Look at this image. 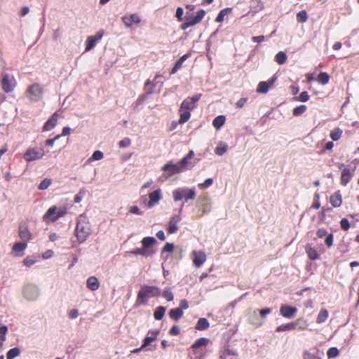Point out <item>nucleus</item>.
Returning a JSON list of instances; mask_svg holds the SVG:
<instances>
[{
    "mask_svg": "<svg viewBox=\"0 0 359 359\" xmlns=\"http://www.w3.org/2000/svg\"><path fill=\"white\" fill-rule=\"evenodd\" d=\"M161 294V290L156 286H142L137 293L135 306L139 307L142 305H146L149 297H159Z\"/></svg>",
    "mask_w": 359,
    "mask_h": 359,
    "instance_id": "obj_1",
    "label": "nucleus"
},
{
    "mask_svg": "<svg viewBox=\"0 0 359 359\" xmlns=\"http://www.w3.org/2000/svg\"><path fill=\"white\" fill-rule=\"evenodd\" d=\"M201 95H196L191 97H187L181 104L180 109V118L179 123L184 124L189 121L191 116L190 111L193 110L199 100Z\"/></svg>",
    "mask_w": 359,
    "mask_h": 359,
    "instance_id": "obj_2",
    "label": "nucleus"
},
{
    "mask_svg": "<svg viewBox=\"0 0 359 359\" xmlns=\"http://www.w3.org/2000/svg\"><path fill=\"white\" fill-rule=\"evenodd\" d=\"M156 243V239L154 237H144L142 240V248H136L128 253L134 255H142L145 257L153 255L155 250L153 249V245Z\"/></svg>",
    "mask_w": 359,
    "mask_h": 359,
    "instance_id": "obj_3",
    "label": "nucleus"
},
{
    "mask_svg": "<svg viewBox=\"0 0 359 359\" xmlns=\"http://www.w3.org/2000/svg\"><path fill=\"white\" fill-rule=\"evenodd\" d=\"M91 233L90 224L86 219H78L75 229V236L79 243H82L86 241L87 238Z\"/></svg>",
    "mask_w": 359,
    "mask_h": 359,
    "instance_id": "obj_4",
    "label": "nucleus"
},
{
    "mask_svg": "<svg viewBox=\"0 0 359 359\" xmlns=\"http://www.w3.org/2000/svg\"><path fill=\"white\" fill-rule=\"evenodd\" d=\"M67 213L65 208H57L56 205L51 206L43 216V220L46 223L55 222L60 217Z\"/></svg>",
    "mask_w": 359,
    "mask_h": 359,
    "instance_id": "obj_5",
    "label": "nucleus"
},
{
    "mask_svg": "<svg viewBox=\"0 0 359 359\" xmlns=\"http://www.w3.org/2000/svg\"><path fill=\"white\" fill-rule=\"evenodd\" d=\"M172 196L175 201H179L184 198L185 201L193 200L196 196L195 189L179 188L172 191Z\"/></svg>",
    "mask_w": 359,
    "mask_h": 359,
    "instance_id": "obj_6",
    "label": "nucleus"
},
{
    "mask_svg": "<svg viewBox=\"0 0 359 359\" xmlns=\"http://www.w3.org/2000/svg\"><path fill=\"white\" fill-rule=\"evenodd\" d=\"M44 150L42 148H29L24 154V159L27 162L41 158L44 156Z\"/></svg>",
    "mask_w": 359,
    "mask_h": 359,
    "instance_id": "obj_7",
    "label": "nucleus"
},
{
    "mask_svg": "<svg viewBox=\"0 0 359 359\" xmlns=\"http://www.w3.org/2000/svg\"><path fill=\"white\" fill-rule=\"evenodd\" d=\"M162 170L164 172V176L166 179L175 174L181 173L183 172L178 163H173L172 161H169L165 164L162 167Z\"/></svg>",
    "mask_w": 359,
    "mask_h": 359,
    "instance_id": "obj_8",
    "label": "nucleus"
},
{
    "mask_svg": "<svg viewBox=\"0 0 359 359\" xmlns=\"http://www.w3.org/2000/svg\"><path fill=\"white\" fill-rule=\"evenodd\" d=\"M123 23L126 27H131L134 25H138L141 22L140 17L137 13L126 15L121 18Z\"/></svg>",
    "mask_w": 359,
    "mask_h": 359,
    "instance_id": "obj_9",
    "label": "nucleus"
},
{
    "mask_svg": "<svg viewBox=\"0 0 359 359\" xmlns=\"http://www.w3.org/2000/svg\"><path fill=\"white\" fill-rule=\"evenodd\" d=\"M103 34V32L100 31L97 32L95 35L88 36L86 41V51H89L93 49L97 43L102 38Z\"/></svg>",
    "mask_w": 359,
    "mask_h": 359,
    "instance_id": "obj_10",
    "label": "nucleus"
},
{
    "mask_svg": "<svg viewBox=\"0 0 359 359\" xmlns=\"http://www.w3.org/2000/svg\"><path fill=\"white\" fill-rule=\"evenodd\" d=\"M297 311V309L296 307L287 304H283L280 308V315L287 318H293L295 316Z\"/></svg>",
    "mask_w": 359,
    "mask_h": 359,
    "instance_id": "obj_11",
    "label": "nucleus"
},
{
    "mask_svg": "<svg viewBox=\"0 0 359 359\" xmlns=\"http://www.w3.org/2000/svg\"><path fill=\"white\" fill-rule=\"evenodd\" d=\"M149 201L147 203L149 208H153L162 198V191L160 189H156L149 194Z\"/></svg>",
    "mask_w": 359,
    "mask_h": 359,
    "instance_id": "obj_12",
    "label": "nucleus"
},
{
    "mask_svg": "<svg viewBox=\"0 0 359 359\" xmlns=\"http://www.w3.org/2000/svg\"><path fill=\"white\" fill-rule=\"evenodd\" d=\"M191 255L193 264L196 267H200L206 260V255L202 251H193Z\"/></svg>",
    "mask_w": 359,
    "mask_h": 359,
    "instance_id": "obj_13",
    "label": "nucleus"
},
{
    "mask_svg": "<svg viewBox=\"0 0 359 359\" xmlns=\"http://www.w3.org/2000/svg\"><path fill=\"white\" fill-rule=\"evenodd\" d=\"M159 330H150L148 332V334L144 339L143 344L141 346V348H146L148 346L151 344V342L156 341L157 339V337L159 334Z\"/></svg>",
    "mask_w": 359,
    "mask_h": 359,
    "instance_id": "obj_14",
    "label": "nucleus"
},
{
    "mask_svg": "<svg viewBox=\"0 0 359 359\" xmlns=\"http://www.w3.org/2000/svg\"><path fill=\"white\" fill-rule=\"evenodd\" d=\"M24 296L28 300L36 299L39 295L38 290L33 285H27L23 290Z\"/></svg>",
    "mask_w": 359,
    "mask_h": 359,
    "instance_id": "obj_15",
    "label": "nucleus"
},
{
    "mask_svg": "<svg viewBox=\"0 0 359 359\" xmlns=\"http://www.w3.org/2000/svg\"><path fill=\"white\" fill-rule=\"evenodd\" d=\"M194 156V152L193 150H190L189 153L183 157L180 161L178 162L179 165L180 166L182 171L187 170L189 168L191 165V159Z\"/></svg>",
    "mask_w": 359,
    "mask_h": 359,
    "instance_id": "obj_16",
    "label": "nucleus"
},
{
    "mask_svg": "<svg viewBox=\"0 0 359 359\" xmlns=\"http://www.w3.org/2000/svg\"><path fill=\"white\" fill-rule=\"evenodd\" d=\"M354 170H351L350 168H345L343 169L340 177V183L342 186H346L347 184L351 181Z\"/></svg>",
    "mask_w": 359,
    "mask_h": 359,
    "instance_id": "obj_17",
    "label": "nucleus"
},
{
    "mask_svg": "<svg viewBox=\"0 0 359 359\" xmlns=\"http://www.w3.org/2000/svg\"><path fill=\"white\" fill-rule=\"evenodd\" d=\"M180 220L181 217L179 215H175L170 218L168 228V233H175L178 231L177 224Z\"/></svg>",
    "mask_w": 359,
    "mask_h": 359,
    "instance_id": "obj_18",
    "label": "nucleus"
},
{
    "mask_svg": "<svg viewBox=\"0 0 359 359\" xmlns=\"http://www.w3.org/2000/svg\"><path fill=\"white\" fill-rule=\"evenodd\" d=\"M59 116L58 111H55L51 117L46 122L43 126V130L48 131L53 129L57 123V118Z\"/></svg>",
    "mask_w": 359,
    "mask_h": 359,
    "instance_id": "obj_19",
    "label": "nucleus"
},
{
    "mask_svg": "<svg viewBox=\"0 0 359 359\" xmlns=\"http://www.w3.org/2000/svg\"><path fill=\"white\" fill-rule=\"evenodd\" d=\"M1 85L4 90H11L15 86V80L12 76L4 74L1 81Z\"/></svg>",
    "mask_w": 359,
    "mask_h": 359,
    "instance_id": "obj_20",
    "label": "nucleus"
},
{
    "mask_svg": "<svg viewBox=\"0 0 359 359\" xmlns=\"http://www.w3.org/2000/svg\"><path fill=\"white\" fill-rule=\"evenodd\" d=\"M86 285L91 291H96L100 287V282L97 277L90 276L87 279Z\"/></svg>",
    "mask_w": 359,
    "mask_h": 359,
    "instance_id": "obj_21",
    "label": "nucleus"
},
{
    "mask_svg": "<svg viewBox=\"0 0 359 359\" xmlns=\"http://www.w3.org/2000/svg\"><path fill=\"white\" fill-rule=\"evenodd\" d=\"M330 202L331 205L334 208H338L341 205L342 198L339 191L334 192L330 196Z\"/></svg>",
    "mask_w": 359,
    "mask_h": 359,
    "instance_id": "obj_22",
    "label": "nucleus"
},
{
    "mask_svg": "<svg viewBox=\"0 0 359 359\" xmlns=\"http://www.w3.org/2000/svg\"><path fill=\"white\" fill-rule=\"evenodd\" d=\"M205 15V11L204 10H200L197 12L195 17H187L189 21H190L191 25L193 26L198 24L204 18Z\"/></svg>",
    "mask_w": 359,
    "mask_h": 359,
    "instance_id": "obj_23",
    "label": "nucleus"
},
{
    "mask_svg": "<svg viewBox=\"0 0 359 359\" xmlns=\"http://www.w3.org/2000/svg\"><path fill=\"white\" fill-rule=\"evenodd\" d=\"M19 236L25 242L29 241L32 237V234L28 230V228L26 226L22 225L19 227Z\"/></svg>",
    "mask_w": 359,
    "mask_h": 359,
    "instance_id": "obj_24",
    "label": "nucleus"
},
{
    "mask_svg": "<svg viewBox=\"0 0 359 359\" xmlns=\"http://www.w3.org/2000/svg\"><path fill=\"white\" fill-rule=\"evenodd\" d=\"M190 57V54L187 53L182 56L175 63L173 68L171 70L170 74H175L179 69H181L182 67L183 63L185 60H187Z\"/></svg>",
    "mask_w": 359,
    "mask_h": 359,
    "instance_id": "obj_25",
    "label": "nucleus"
},
{
    "mask_svg": "<svg viewBox=\"0 0 359 359\" xmlns=\"http://www.w3.org/2000/svg\"><path fill=\"white\" fill-rule=\"evenodd\" d=\"M306 252L309 257V258L311 260H316L319 259V255L317 252V250L313 248L311 245L308 244L306 245Z\"/></svg>",
    "mask_w": 359,
    "mask_h": 359,
    "instance_id": "obj_26",
    "label": "nucleus"
},
{
    "mask_svg": "<svg viewBox=\"0 0 359 359\" xmlns=\"http://www.w3.org/2000/svg\"><path fill=\"white\" fill-rule=\"evenodd\" d=\"M210 341L209 339L201 337L198 339L191 345V348L194 350L198 349L200 347L206 346Z\"/></svg>",
    "mask_w": 359,
    "mask_h": 359,
    "instance_id": "obj_27",
    "label": "nucleus"
},
{
    "mask_svg": "<svg viewBox=\"0 0 359 359\" xmlns=\"http://www.w3.org/2000/svg\"><path fill=\"white\" fill-rule=\"evenodd\" d=\"M293 323L294 325V330L298 329L299 330H304L309 326L307 320L302 318H298L296 321L293 322Z\"/></svg>",
    "mask_w": 359,
    "mask_h": 359,
    "instance_id": "obj_28",
    "label": "nucleus"
},
{
    "mask_svg": "<svg viewBox=\"0 0 359 359\" xmlns=\"http://www.w3.org/2000/svg\"><path fill=\"white\" fill-rule=\"evenodd\" d=\"M183 316V311L182 309L175 308L172 309L169 311V316L173 320L177 321Z\"/></svg>",
    "mask_w": 359,
    "mask_h": 359,
    "instance_id": "obj_29",
    "label": "nucleus"
},
{
    "mask_svg": "<svg viewBox=\"0 0 359 359\" xmlns=\"http://www.w3.org/2000/svg\"><path fill=\"white\" fill-rule=\"evenodd\" d=\"M27 243L26 242H19L16 243L13 247V250L18 255H22V252L25 250L27 248Z\"/></svg>",
    "mask_w": 359,
    "mask_h": 359,
    "instance_id": "obj_30",
    "label": "nucleus"
},
{
    "mask_svg": "<svg viewBox=\"0 0 359 359\" xmlns=\"http://www.w3.org/2000/svg\"><path fill=\"white\" fill-rule=\"evenodd\" d=\"M257 312H258V310H254L251 313H250L248 318H249V320L252 323H253L252 317L254 316H257ZM259 314L262 316V318H264L266 315L269 314L271 312V310L269 308H266V309H261L260 311H259Z\"/></svg>",
    "mask_w": 359,
    "mask_h": 359,
    "instance_id": "obj_31",
    "label": "nucleus"
},
{
    "mask_svg": "<svg viewBox=\"0 0 359 359\" xmlns=\"http://www.w3.org/2000/svg\"><path fill=\"white\" fill-rule=\"evenodd\" d=\"M276 78H271L267 81H261L258 85L257 90H269L273 87Z\"/></svg>",
    "mask_w": 359,
    "mask_h": 359,
    "instance_id": "obj_32",
    "label": "nucleus"
},
{
    "mask_svg": "<svg viewBox=\"0 0 359 359\" xmlns=\"http://www.w3.org/2000/svg\"><path fill=\"white\" fill-rule=\"evenodd\" d=\"M329 317V313L325 309H321L316 318V323L318 324L325 322Z\"/></svg>",
    "mask_w": 359,
    "mask_h": 359,
    "instance_id": "obj_33",
    "label": "nucleus"
},
{
    "mask_svg": "<svg viewBox=\"0 0 359 359\" xmlns=\"http://www.w3.org/2000/svg\"><path fill=\"white\" fill-rule=\"evenodd\" d=\"M210 323L208 320L205 318H201L195 327V328L198 330H204L209 327Z\"/></svg>",
    "mask_w": 359,
    "mask_h": 359,
    "instance_id": "obj_34",
    "label": "nucleus"
},
{
    "mask_svg": "<svg viewBox=\"0 0 359 359\" xmlns=\"http://www.w3.org/2000/svg\"><path fill=\"white\" fill-rule=\"evenodd\" d=\"M231 12V8H226L220 11L217 15L215 21L217 22H222L224 20L225 16L228 15Z\"/></svg>",
    "mask_w": 359,
    "mask_h": 359,
    "instance_id": "obj_35",
    "label": "nucleus"
},
{
    "mask_svg": "<svg viewBox=\"0 0 359 359\" xmlns=\"http://www.w3.org/2000/svg\"><path fill=\"white\" fill-rule=\"evenodd\" d=\"M165 311V307L162 306H158L154 313V318L157 320H161L163 318Z\"/></svg>",
    "mask_w": 359,
    "mask_h": 359,
    "instance_id": "obj_36",
    "label": "nucleus"
},
{
    "mask_svg": "<svg viewBox=\"0 0 359 359\" xmlns=\"http://www.w3.org/2000/svg\"><path fill=\"white\" fill-rule=\"evenodd\" d=\"M287 55L283 51L278 52L275 56V60L278 65H283L286 62Z\"/></svg>",
    "mask_w": 359,
    "mask_h": 359,
    "instance_id": "obj_37",
    "label": "nucleus"
},
{
    "mask_svg": "<svg viewBox=\"0 0 359 359\" xmlns=\"http://www.w3.org/2000/svg\"><path fill=\"white\" fill-rule=\"evenodd\" d=\"M224 123H225V116L220 115V116H217L213 120L212 125L215 128L219 129L224 124Z\"/></svg>",
    "mask_w": 359,
    "mask_h": 359,
    "instance_id": "obj_38",
    "label": "nucleus"
},
{
    "mask_svg": "<svg viewBox=\"0 0 359 359\" xmlns=\"http://www.w3.org/2000/svg\"><path fill=\"white\" fill-rule=\"evenodd\" d=\"M294 330V323H293V322H291L289 323L283 324V325L277 327L276 332H285V331Z\"/></svg>",
    "mask_w": 359,
    "mask_h": 359,
    "instance_id": "obj_39",
    "label": "nucleus"
},
{
    "mask_svg": "<svg viewBox=\"0 0 359 359\" xmlns=\"http://www.w3.org/2000/svg\"><path fill=\"white\" fill-rule=\"evenodd\" d=\"M307 109V107L304 104L296 107L292 110V114L294 116H299L302 115Z\"/></svg>",
    "mask_w": 359,
    "mask_h": 359,
    "instance_id": "obj_40",
    "label": "nucleus"
},
{
    "mask_svg": "<svg viewBox=\"0 0 359 359\" xmlns=\"http://www.w3.org/2000/svg\"><path fill=\"white\" fill-rule=\"evenodd\" d=\"M316 80L319 83L325 85L329 82L330 76L327 73L322 72L318 76Z\"/></svg>",
    "mask_w": 359,
    "mask_h": 359,
    "instance_id": "obj_41",
    "label": "nucleus"
},
{
    "mask_svg": "<svg viewBox=\"0 0 359 359\" xmlns=\"http://www.w3.org/2000/svg\"><path fill=\"white\" fill-rule=\"evenodd\" d=\"M342 135V130L338 128H334L330 132V136L333 141L339 140Z\"/></svg>",
    "mask_w": 359,
    "mask_h": 359,
    "instance_id": "obj_42",
    "label": "nucleus"
},
{
    "mask_svg": "<svg viewBox=\"0 0 359 359\" xmlns=\"http://www.w3.org/2000/svg\"><path fill=\"white\" fill-rule=\"evenodd\" d=\"M309 99V95L307 93V91H302V93L299 96H294L292 100L295 102H306Z\"/></svg>",
    "mask_w": 359,
    "mask_h": 359,
    "instance_id": "obj_43",
    "label": "nucleus"
},
{
    "mask_svg": "<svg viewBox=\"0 0 359 359\" xmlns=\"http://www.w3.org/2000/svg\"><path fill=\"white\" fill-rule=\"evenodd\" d=\"M307 19L308 15L305 10L301 11L297 14V20L298 22H306L307 21Z\"/></svg>",
    "mask_w": 359,
    "mask_h": 359,
    "instance_id": "obj_44",
    "label": "nucleus"
},
{
    "mask_svg": "<svg viewBox=\"0 0 359 359\" xmlns=\"http://www.w3.org/2000/svg\"><path fill=\"white\" fill-rule=\"evenodd\" d=\"M162 295L168 302L172 301L174 299L173 293L170 287H166L163 290Z\"/></svg>",
    "mask_w": 359,
    "mask_h": 359,
    "instance_id": "obj_45",
    "label": "nucleus"
},
{
    "mask_svg": "<svg viewBox=\"0 0 359 359\" xmlns=\"http://www.w3.org/2000/svg\"><path fill=\"white\" fill-rule=\"evenodd\" d=\"M20 353V350L15 347L13 348H11L7 353L6 358L7 359H13L18 356Z\"/></svg>",
    "mask_w": 359,
    "mask_h": 359,
    "instance_id": "obj_46",
    "label": "nucleus"
},
{
    "mask_svg": "<svg viewBox=\"0 0 359 359\" xmlns=\"http://www.w3.org/2000/svg\"><path fill=\"white\" fill-rule=\"evenodd\" d=\"M339 355V351L336 347H331L327 352L328 358H333L337 357Z\"/></svg>",
    "mask_w": 359,
    "mask_h": 359,
    "instance_id": "obj_47",
    "label": "nucleus"
},
{
    "mask_svg": "<svg viewBox=\"0 0 359 359\" xmlns=\"http://www.w3.org/2000/svg\"><path fill=\"white\" fill-rule=\"evenodd\" d=\"M86 193V190L84 188L81 189L79 193L74 196V201L76 203H80Z\"/></svg>",
    "mask_w": 359,
    "mask_h": 359,
    "instance_id": "obj_48",
    "label": "nucleus"
},
{
    "mask_svg": "<svg viewBox=\"0 0 359 359\" xmlns=\"http://www.w3.org/2000/svg\"><path fill=\"white\" fill-rule=\"evenodd\" d=\"M104 157V154L101 151H95L92 156L89 158V161H99V160H101Z\"/></svg>",
    "mask_w": 359,
    "mask_h": 359,
    "instance_id": "obj_49",
    "label": "nucleus"
},
{
    "mask_svg": "<svg viewBox=\"0 0 359 359\" xmlns=\"http://www.w3.org/2000/svg\"><path fill=\"white\" fill-rule=\"evenodd\" d=\"M51 184V180L50 179H44L39 185L38 189L39 190H45L48 189Z\"/></svg>",
    "mask_w": 359,
    "mask_h": 359,
    "instance_id": "obj_50",
    "label": "nucleus"
},
{
    "mask_svg": "<svg viewBox=\"0 0 359 359\" xmlns=\"http://www.w3.org/2000/svg\"><path fill=\"white\" fill-rule=\"evenodd\" d=\"M213 183V180L212 178H208L205 180L204 182L198 184V187L201 189H206L210 187Z\"/></svg>",
    "mask_w": 359,
    "mask_h": 359,
    "instance_id": "obj_51",
    "label": "nucleus"
},
{
    "mask_svg": "<svg viewBox=\"0 0 359 359\" xmlns=\"http://www.w3.org/2000/svg\"><path fill=\"white\" fill-rule=\"evenodd\" d=\"M334 236L332 233H329L326 236L325 243L327 248H331L333 245Z\"/></svg>",
    "mask_w": 359,
    "mask_h": 359,
    "instance_id": "obj_52",
    "label": "nucleus"
},
{
    "mask_svg": "<svg viewBox=\"0 0 359 359\" xmlns=\"http://www.w3.org/2000/svg\"><path fill=\"white\" fill-rule=\"evenodd\" d=\"M340 226L344 231H348L350 228V223L346 218H343L340 221Z\"/></svg>",
    "mask_w": 359,
    "mask_h": 359,
    "instance_id": "obj_53",
    "label": "nucleus"
},
{
    "mask_svg": "<svg viewBox=\"0 0 359 359\" xmlns=\"http://www.w3.org/2000/svg\"><path fill=\"white\" fill-rule=\"evenodd\" d=\"M130 144H131L130 139H129L128 137H125L124 139H123L122 140H121L118 142V146L120 148H125V147L130 146Z\"/></svg>",
    "mask_w": 359,
    "mask_h": 359,
    "instance_id": "obj_54",
    "label": "nucleus"
},
{
    "mask_svg": "<svg viewBox=\"0 0 359 359\" xmlns=\"http://www.w3.org/2000/svg\"><path fill=\"white\" fill-rule=\"evenodd\" d=\"M227 151V146L224 145L222 147H217L215 148V154L222 156Z\"/></svg>",
    "mask_w": 359,
    "mask_h": 359,
    "instance_id": "obj_55",
    "label": "nucleus"
},
{
    "mask_svg": "<svg viewBox=\"0 0 359 359\" xmlns=\"http://www.w3.org/2000/svg\"><path fill=\"white\" fill-rule=\"evenodd\" d=\"M327 235V231L324 228H320L316 231V236L319 238H323Z\"/></svg>",
    "mask_w": 359,
    "mask_h": 359,
    "instance_id": "obj_56",
    "label": "nucleus"
},
{
    "mask_svg": "<svg viewBox=\"0 0 359 359\" xmlns=\"http://www.w3.org/2000/svg\"><path fill=\"white\" fill-rule=\"evenodd\" d=\"M180 329L177 325L172 326L169 331V334L172 336H177L180 334Z\"/></svg>",
    "mask_w": 359,
    "mask_h": 359,
    "instance_id": "obj_57",
    "label": "nucleus"
},
{
    "mask_svg": "<svg viewBox=\"0 0 359 359\" xmlns=\"http://www.w3.org/2000/svg\"><path fill=\"white\" fill-rule=\"evenodd\" d=\"M35 262L36 260L31 257H27L23 261L24 264L28 267L33 265Z\"/></svg>",
    "mask_w": 359,
    "mask_h": 359,
    "instance_id": "obj_58",
    "label": "nucleus"
},
{
    "mask_svg": "<svg viewBox=\"0 0 359 359\" xmlns=\"http://www.w3.org/2000/svg\"><path fill=\"white\" fill-rule=\"evenodd\" d=\"M184 9L182 7H178L176 11V18L178 21L181 22L183 19Z\"/></svg>",
    "mask_w": 359,
    "mask_h": 359,
    "instance_id": "obj_59",
    "label": "nucleus"
},
{
    "mask_svg": "<svg viewBox=\"0 0 359 359\" xmlns=\"http://www.w3.org/2000/svg\"><path fill=\"white\" fill-rule=\"evenodd\" d=\"M248 100V97H242L237 101L236 106L237 108H242Z\"/></svg>",
    "mask_w": 359,
    "mask_h": 359,
    "instance_id": "obj_60",
    "label": "nucleus"
},
{
    "mask_svg": "<svg viewBox=\"0 0 359 359\" xmlns=\"http://www.w3.org/2000/svg\"><path fill=\"white\" fill-rule=\"evenodd\" d=\"M129 212L133 214L141 215L143 214L142 211L137 206H132L130 208Z\"/></svg>",
    "mask_w": 359,
    "mask_h": 359,
    "instance_id": "obj_61",
    "label": "nucleus"
},
{
    "mask_svg": "<svg viewBox=\"0 0 359 359\" xmlns=\"http://www.w3.org/2000/svg\"><path fill=\"white\" fill-rule=\"evenodd\" d=\"M68 316L72 319L76 318L79 316V311L77 309H72L69 311Z\"/></svg>",
    "mask_w": 359,
    "mask_h": 359,
    "instance_id": "obj_62",
    "label": "nucleus"
},
{
    "mask_svg": "<svg viewBox=\"0 0 359 359\" xmlns=\"http://www.w3.org/2000/svg\"><path fill=\"white\" fill-rule=\"evenodd\" d=\"M174 249L172 243H167L163 248V252H172Z\"/></svg>",
    "mask_w": 359,
    "mask_h": 359,
    "instance_id": "obj_63",
    "label": "nucleus"
},
{
    "mask_svg": "<svg viewBox=\"0 0 359 359\" xmlns=\"http://www.w3.org/2000/svg\"><path fill=\"white\" fill-rule=\"evenodd\" d=\"M60 137V135H57L53 139H48L46 140V144L48 146H52L55 141L58 140Z\"/></svg>",
    "mask_w": 359,
    "mask_h": 359,
    "instance_id": "obj_64",
    "label": "nucleus"
}]
</instances>
